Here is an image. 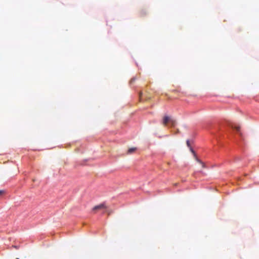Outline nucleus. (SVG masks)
<instances>
[{"mask_svg": "<svg viewBox=\"0 0 259 259\" xmlns=\"http://www.w3.org/2000/svg\"><path fill=\"white\" fill-rule=\"evenodd\" d=\"M187 144L188 146L190 147V143H189V140L187 141Z\"/></svg>", "mask_w": 259, "mask_h": 259, "instance_id": "9", "label": "nucleus"}, {"mask_svg": "<svg viewBox=\"0 0 259 259\" xmlns=\"http://www.w3.org/2000/svg\"><path fill=\"white\" fill-rule=\"evenodd\" d=\"M135 79L134 78L131 79V80H130V83H132L135 81Z\"/></svg>", "mask_w": 259, "mask_h": 259, "instance_id": "7", "label": "nucleus"}, {"mask_svg": "<svg viewBox=\"0 0 259 259\" xmlns=\"http://www.w3.org/2000/svg\"><path fill=\"white\" fill-rule=\"evenodd\" d=\"M191 151L193 152V153H194V151L192 150V149H191Z\"/></svg>", "mask_w": 259, "mask_h": 259, "instance_id": "12", "label": "nucleus"}, {"mask_svg": "<svg viewBox=\"0 0 259 259\" xmlns=\"http://www.w3.org/2000/svg\"><path fill=\"white\" fill-rule=\"evenodd\" d=\"M229 126L231 127H232V128L236 130L237 132H239V131H240V127L239 126H238L237 125H236L234 123H231L229 124Z\"/></svg>", "mask_w": 259, "mask_h": 259, "instance_id": "4", "label": "nucleus"}, {"mask_svg": "<svg viewBox=\"0 0 259 259\" xmlns=\"http://www.w3.org/2000/svg\"><path fill=\"white\" fill-rule=\"evenodd\" d=\"M108 208L105 203H101L96 205L93 208L92 211L94 213H96L98 210H104V211Z\"/></svg>", "mask_w": 259, "mask_h": 259, "instance_id": "1", "label": "nucleus"}, {"mask_svg": "<svg viewBox=\"0 0 259 259\" xmlns=\"http://www.w3.org/2000/svg\"><path fill=\"white\" fill-rule=\"evenodd\" d=\"M137 150V148L136 147H132L128 149L127 150L126 154H132L134 153H135Z\"/></svg>", "mask_w": 259, "mask_h": 259, "instance_id": "3", "label": "nucleus"}, {"mask_svg": "<svg viewBox=\"0 0 259 259\" xmlns=\"http://www.w3.org/2000/svg\"><path fill=\"white\" fill-rule=\"evenodd\" d=\"M106 212L108 215H109L111 213L113 212V211L111 209H106L104 211H103V213Z\"/></svg>", "mask_w": 259, "mask_h": 259, "instance_id": "6", "label": "nucleus"}, {"mask_svg": "<svg viewBox=\"0 0 259 259\" xmlns=\"http://www.w3.org/2000/svg\"><path fill=\"white\" fill-rule=\"evenodd\" d=\"M171 117L168 116H164L163 117L162 123L164 126H167L171 119Z\"/></svg>", "mask_w": 259, "mask_h": 259, "instance_id": "2", "label": "nucleus"}, {"mask_svg": "<svg viewBox=\"0 0 259 259\" xmlns=\"http://www.w3.org/2000/svg\"><path fill=\"white\" fill-rule=\"evenodd\" d=\"M197 161H199V162H200L201 163H202L203 167L204 166V164L203 163H202L201 161H199L198 159H197Z\"/></svg>", "mask_w": 259, "mask_h": 259, "instance_id": "10", "label": "nucleus"}, {"mask_svg": "<svg viewBox=\"0 0 259 259\" xmlns=\"http://www.w3.org/2000/svg\"><path fill=\"white\" fill-rule=\"evenodd\" d=\"M4 191L3 190H0V196L3 195L4 193Z\"/></svg>", "mask_w": 259, "mask_h": 259, "instance_id": "8", "label": "nucleus"}, {"mask_svg": "<svg viewBox=\"0 0 259 259\" xmlns=\"http://www.w3.org/2000/svg\"><path fill=\"white\" fill-rule=\"evenodd\" d=\"M176 124V121L173 118H171V120L169 122L168 124H169L171 127L175 126Z\"/></svg>", "mask_w": 259, "mask_h": 259, "instance_id": "5", "label": "nucleus"}, {"mask_svg": "<svg viewBox=\"0 0 259 259\" xmlns=\"http://www.w3.org/2000/svg\"><path fill=\"white\" fill-rule=\"evenodd\" d=\"M141 95H142V93H141V92H140V93H139V98H140V100H141Z\"/></svg>", "mask_w": 259, "mask_h": 259, "instance_id": "11", "label": "nucleus"}]
</instances>
